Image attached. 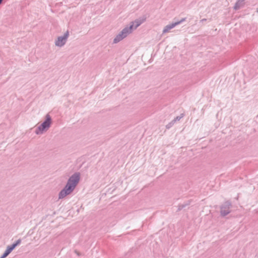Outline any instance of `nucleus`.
<instances>
[{
	"label": "nucleus",
	"mask_w": 258,
	"mask_h": 258,
	"mask_svg": "<svg viewBox=\"0 0 258 258\" xmlns=\"http://www.w3.org/2000/svg\"><path fill=\"white\" fill-rule=\"evenodd\" d=\"M135 23L136 24V25H135L134 28H136L139 26H140V25L141 24V22H139V21H136V22H135Z\"/></svg>",
	"instance_id": "10"
},
{
	"label": "nucleus",
	"mask_w": 258,
	"mask_h": 258,
	"mask_svg": "<svg viewBox=\"0 0 258 258\" xmlns=\"http://www.w3.org/2000/svg\"><path fill=\"white\" fill-rule=\"evenodd\" d=\"M229 213V210H226V211H224L223 209L222 208V210H221V214L223 215H226V214H227L228 213Z\"/></svg>",
	"instance_id": "9"
},
{
	"label": "nucleus",
	"mask_w": 258,
	"mask_h": 258,
	"mask_svg": "<svg viewBox=\"0 0 258 258\" xmlns=\"http://www.w3.org/2000/svg\"><path fill=\"white\" fill-rule=\"evenodd\" d=\"M69 32L67 31L63 37H59L55 42V45L58 46H62L66 42V41L68 37Z\"/></svg>",
	"instance_id": "4"
},
{
	"label": "nucleus",
	"mask_w": 258,
	"mask_h": 258,
	"mask_svg": "<svg viewBox=\"0 0 258 258\" xmlns=\"http://www.w3.org/2000/svg\"><path fill=\"white\" fill-rule=\"evenodd\" d=\"M46 117V120L38 127V130L36 131L37 134L42 133L50 126L51 124V118L48 115H47Z\"/></svg>",
	"instance_id": "3"
},
{
	"label": "nucleus",
	"mask_w": 258,
	"mask_h": 258,
	"mask_svg": "<svg viewBox=\"0 0 258 258\" xmlns=\"http://www.w3.org/2000/svg\"><path fill=\"white\" fill-rule=\"evenodd\" d=\"M134 24L131 25L130 28H125L123 29L121 32L114 38V42L117 43L125 37L128 34L131 33Z\"/></svg>",
	"instance_id": "2"
},
{
	"label": "nucleus",
	"mask_w": 258,
	"mask_h": 258,
	"mask_svg": "<svg viewBox=\"0 0 258 258\" xmlns=\"http://www.w3.org/2000/svg\"><path fill=\"white\" fill-rule=\"evenodd\" d=\"M20 242L21 240H18L16 243L13 244L12 246H8L2 258L6 257L15 248V247L20 243Z\"/></svg>",
	"instance_id": "5"
},
{
	"label": "nucleus",
	"mask_w": 258,
	"mask_h": 258,
	"mask_svg": "<svg viewBox=\"0 0 258 258\" xmlns=\"http://www.w3.org/2000/svg\"><path fill=\"white\" fill-rule=\"evenodd\" d=\"M3 0H0V4L2 3Z\"/></svg>",
	"instance_id": "11"
},
{
	"label": "nucleus",
	"mask_w": 258,
	"mask_h": 258,
	"mask_svg": "<svg viewBox=\"0 0 258 258\" xmlns=\"http://www.w3.org/2000/svg\"><path fill=\"white\" fill-rule=\"evenodd\" d=\"M20 242L21 240H18L16 243L13 244L12 246H8L2 258L6 257L15 248V247L20 243Z\"/></svg>",
	"instance_id": "6"
},
{
	"label": "nucleus",
	"mask_w": 258,
	"mask_h": 258,
	"mask_svg": "<svg viewBox=\"0 0 258 258\" xmlns=\"http://www.w3.org/2000/svg\"><path fill=\"white\" fill-rule=\"evenodd\" d=\"M20 242L21 240H18L16 243L13 244L12 246H8L2 258L6 257L15 248V247L20 243Z\"/></svg>",
	"instance_id": "7"
},
{
	"label": "nucleus",
	"mask_w": 258,
	"mask_h": 258,
	"mask_svg": "<svg viewBox=\"0 0 258 258\" xmlns=\"http://www.w3.org/2000/svg\"><path fill=\"white\" fill-rule=\"evenodd\" d=\"M79 179L80 176L78 174L72 175L69 179L65 188L60 192L59 198L60 199L63 198L71 194L78 183Z\"/></svg>",
	"instance_id": "1"
},
{
	"label": "nucleus",
	"mask_w": 258,
	"mask_h": 258,
	"mask_svg": "<svg viewBox=\"0 0 258 258\" xmlns=\"http://www.w3.org/2000/svg\"><path fill=\"white\" fill-rule=\"evenodd\" d=\"M183 20H182L180 22H175L174 23H173L171 25H167L166 26L164 29H163V32L164 33H167V32H168L169 31V30L171 29H172L173 28H174L175 26H176V25H178L181 22L183 21Z\"/></svg>",
	"instance_id": "8"
}]
</instances>
